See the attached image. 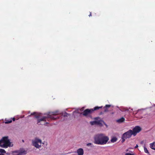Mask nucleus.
Returning a JSON list of instances; mask_svg holds the SVG:
<instances>
[{"instance_id":"17","label":"nucleus","mask_w":155,"mask_h":155,"mask_svg":"<svg viewBox=\"0 0 155 155\" xmlns=\"http://www.w3.org/2000/svg\"><path fill=\"white\" fill-rule=\"evenodd\" d=\"M62 115H63L64 117H68V116L70 115V114L67 113L66 112H65L64 114H62Z\"/></svg>"},{"instance_id":"15","label":"nucleus","mask_w":155,"mask_h":155,"mask_svg":"<svg viewBox=\"0 0 155 155\" xmlns=\"http://www.w3.org/2000/svg\"><path fill=\"white\" fill-rule=\"evenodd\" d=\"M117 140V138L116 137H113L111 139V142L114 143L116 142Z\"/></svg>"},{"instance_id":"26","label":"nucleus","mask_w":155,"mask_h":155,"mask_svg":"<svg viewBox=\"0 0 155 155\" xmlns=\"http://www.w3.org/2000/svg\"><path fill=\"white\" fill-rule=\"evenodd\" d=\"M89 17L91 16V12H90V14L89 15Z\"/></svg>"},{"instance_id":"1","label":"nucleus","mask_w":155,"mask_h":155,"mask_svg":"<svg viewBox=\"0 0 155 155\" xmlns=\"http://www.w3.org/2000/svg\"><path fill=\"white\" fill-rule=\"evenodd\" d=\"M94 143L103 145L107 143L109 140V137L103 134H99L95 135L94 137Z\"/></svg>"},{"instance_id":"22","label":"nucleus","mask_w":155,"mask_h":155,"mask_svg":"<svg viewBox=\"0 0 155 155\" xmlns=\"http://www.w3.org/2000/svg\"><path fill=\"white\" fill-rule=\"evenodd\" d=\"M35 113H35V112H34V113H31V115H29V116H30L31 115H35Z\"/></svg>"},{"instance_id":"13","label":"nucleus","mask_w":155,"mask_h":155,"mask_svg":"<svg viewBox=\"0 0 155 155\" xmlns=\"http://www.w3.org/2000/svg\"><path fill=\"white\" fill-rule=\"evenodd\" d=\"M12 118L10 119H5V124H8L12 123Z\"/></svg>"},{"instance_id":"18","label":"nucleus","mask_w":155,"mask_h":155,"mask_svg":"<svg viewBox=\"0 0 155 155\" xmlns=\"http://www.w3.org/2000/svg\"><path fill=\"white\" fill-rule=\"evenodd\" d=\"M144 152L145 153H149V152H148V151L147 150V148H146L145 147H144Z\"/></svg>"},{"instance_id":"21","label":"nucleus","mask_w":155,"mask_h":155,"mask_svg":"<svg viewBox=\"0 0 155 155\" xmlns=\"http://www.w3.org/2000/svg\"><path fill=\"white\" fill-rule=\"evenodd\" d=\"M91 144H92L91 143H88L87 144V146H89L91 145Z\"/></svg>"},{"instance_id":"31","label":"nucleus","mask_w":155,"mask_h":155,"mask_svg":"<svg viewBox=\"0 0 155 155\" xmlns=\"http://www.w3.org/2000/svg\"><path fill=\"white\" fill-rule=\"evenodd\" d=\"M17 155H20V154H17Z\"/></svg>"},{"instance_id":"29","label":"nucleus","mask_w":155,"mask_h":155,"mask_svg":"<svg viewBox=\"0 0 155 155\" xmlns=\"http://www.w3.org/2000/svg\"><path fill=\"white\" fill-rule=\"evenodd\" d=\"M22 141H23V142H24V140H22Z\"/></svg>"},{"instance_id":"11","label":"nucleus","mask_w":155,"mask_h":155,"mask_svg":"<svg viewBox=\"0 0 155 155\" xmlns=\"http://www.w3.org/2000/svg\"><path fill=\"white\" fill-rule=\"evenodd\" d=\"M111 106L110 105H106L105 107H104V112H107L108 111V109Z\"/></svg>"},{"instance_id":"3","label":"nucleus","mask_w":155,"mask_h":155,"mask_svg":"<svg viewBox=\"0 0 155 155\" xmlns=\"http://www.w3.org/2000/svg\"><path fill=\"white\" fill-rule=\"evenodd\" d=\"M11 143L8 139V137H4L0 140V146L1 147L7 148L10 147Z\"/></svg>"},{"instance_id":"30","label":"nucleus","mask_w":155,"mask_h":155,"mask_svg":"<svg viewBox=\"0 0 155 155\" xmlns=\"http://www.w3.org/2000/svg\"><path fill=\"white\" fill-rule=\"evenodd\" d=\"M95 120H96V119H97V118H95Z\"/></svg>"},{"instance_id":"5","label":"nucleus","mask_w":155,"mask_h":155,"mask_svg":"<svg viewBox=\"0 0 155 155\" xmlns=\"http://www.w3.org/2000/svg\"><path fill=\"white\" fill-rule=\"evenodd\" d=\"M93 113V110L92 109H86L81 114L85 117H91V114Z\"/></svg>"},{"instance_id":"20","label":"nucleus","mask_w":155,"mask_h":155,"mask_svg":"<svg viewBox=\"0 0 155 155\" xmlns=\"http://www.w3.org/2000/svg\"><path fill=\"white\" fill-rule=\"evenodd\" d=\"M125 155H134L133 154H131L130 153H126Z\"/></svg>"},{"instance_id":"8","label":"nucleus","mask_w":155,"mask_h":155,"mask_svg":"<svg viewBox=\"0 0 155 155\" xmlns=\"http://www.w3.org/2000/svg\"><path fill=\"white\" fill-rule=\"evenodd\" d=\"M12 153H17L18 154H20L21 155H24L27 153L26 151L25 150L23 149H21L19 150H16L12 151Z\"/></svg>"},{"instance_id":"23","label":"nucleus","mask_w":155,"mask_h":155,"mask_svg":"<svg viewBox=\"0 0 155 155\" xmlns=\"http://www.w3.org/2000/svg\"><path fill=\"white\" fill-rule=\"evenodd\" d=\"M12 120L13 121H15V117L13 118L12 119Z\"/></svg>"},{"instance_id":"28","label":"nucleus","mask_w":155,"mask_h":155,"mask_svg":"<svg viewBox=\"0 0 155 155\" xmlns=\"http://www.w3.org/2000/svg\"><path fill=\"white\" fill-rule=\"evenodd\" d=\"M0 155H4L2 153H0Z\"/></svg>"},{"instance_id":"27","label":"nucleus","mask_w":155,"mask_h":155,"mask_svg":"<svg viewBox=\"0 0 155 155\" xmlns=\"http://www.w3.org/2000/svg\"><path fill=\"white\" fill-rule=\"evenodd\" d=\"M7 155H10V153H6Z\"/></svg>"},{"instance_id":"2","label":"nucleus","mask_w":155,"mask_h":155,"mask_svg":"<svg viewBox=\"0 0 155 155\" xmlns=\"http://www.w3.org/2000/svg\"><path fill=\"white\" fill-rule=\"evenodd\" d=\"M58 111H55L51 112H49L47 114L46 116L43 117L39 119V116L36 115L35 117L38 119L37 124H38L41 121H46L47 120L48 121H50L52 120H55L57 118H55L53 115H55L58 114Z\"/></svg>"},{"instance_id":"7","label":"nucleus","mask_w":155,"mask_h":155,"mask_svg":"<svg viewBox=\"0 0 155 155\" xmlns=\"http://www.w3.org/2000/svg\"><path fill=\"white\" fill-rule=\"evenodd\" d=\"M141 130V128L139 126H135L132 130L133 135L134 136H135L137 133H139Z\"/></svg>"},{"instance_id":"14","label":"nucleus","mask_w":155,"mask_h":155,"mask_svg":"<svg viewBox=\"0 0 155 155\" xmlns=\"http://www.w3.org/2000/svg\"><path fill=\"white\" fill-rule=\"evenodd\" d=\"M102 107V106H101V107L96 106V107H95L93 109H92L93 110V112L94 111L99 109H100Z\"/></svg>"},{"instance_id":"19","label":"nucleus","mask_w":155,"mask_h":155,"mask_svg":"<svg viewBox=\"0 0 155 155\" xmlns=\"http://www.w3.org/2000/svg\"><path fill=\"white\" fill-rule=\"evenodd\" d=\"M0 153H6V151L3 149H0Z\"/></svg>"},{"instance_id":"25","label":"nucleus","mask_w":155,"mask_h":155,"mask_svg":"<svg viewBox=\"0 0 155 155\" xmlns=\"http://www.w3.org/2000/svg\"><path fill=\"white\" fill-rule=\"evenodd\" d=\"M49 123L48 122H45L44 123V125H45L46 124H48Z\"/></svg>"},{"instance_id":"16","label":"nucleus","mask_w":155,"mask_h":155,"mask_svg":"<svg viewBox=\"0 0 155 155\" xmlns=\"http://www.w3.org/2000/svg\"><path fill=\"white\" fill-rule=\"evenodd\" d=\"M154 143H152L150 144V147L152 149L155 150V148L154 147Z\"/></svg>"},{"instance_id":"24","label":"nucleus","mask_w":155,"mask_h":155,"mask_svg":"<svg viewBox=\"0 0 155 155\" xmlns=\"http://www.w3.org/2000/svg\"><path fill=\"white\" fill-rule=\"evenodd\" d=\"M138 145L137 144L135 147V148H137L138 147Z\"/></svg>"},{"instance_id":"9","label":"nucleus","mask_w":155,"mask_h":155,"mask_svg":"<svg viewBox=\"0 0 155 155\" xmlns=\"http://www.w3.org/2000/svg\"><path fill=\"white\" fill-rule=\"evenodd\" d=\"M104 123V122L102 120H98V121H94L90 122V124L91 125H98L100 126L102 125V122Z\"/></svg>"},{"instance_id":"12","label":"nucleus","mask_w":155,"mask_h":155,"mask_svg":"<svg viewBox=\"0 0 155 155\" xmlns=\"http://www.w3.org/2000/svg\"><path fill=\"white\" fill-rule=\"evenodd\" d=\"M125 121V118L123 117H122L121 118L117 120V122L118 123H121L124 122Z\"/></svg>"},{"instance_id":"4","label":"nucleus","mask_w":155,"mask_h":155,"mask_svg":"<svg viewBox=\"0 0 155 155\" xmlns=\"http://www.w3.org/2000/svg\"><path fill=\"white\" fill-rule=\"evenodd\" d=\"M132 135H133L132 130H129L127 132H125L122 136L121 142L122 143H123L125 141L126 139L130 138Z\"/></svg>"},{"instance_id":"6","label":"nucleus","mask_w":155,"mask_h":155,"mask_svg":"<svg viewBox=\"0 0 155 155\" xmlns=\"http://www.w3.org/2000/svg\"><path fill=\"white\" fill-rule=\"evenodd\" d=\"M32 143L34 146L37 148H38L41 147V141L40 140L35 139V141H33Z\"/></svg>"},{"instance_id":"10","label":"nucleus","mask_w":155,"mask_h":155,"mask_svg":"<svg viewBox=\"0 0 155 155\" xmlns=\"http://www.w3.org/2000/svg\"><path fill=\"white\" fill-rule=\"evenodd\" d=\"M77 153L78 155H83L84 154V151L82 148H79L77 150Z\"/></svg>"}]
</instances>
